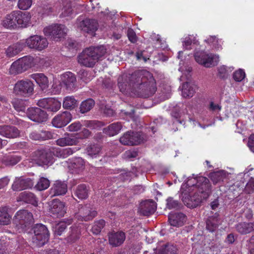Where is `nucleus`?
I'll use <instances>...</instances> for the list:
<instances>
[{
    "label": "nucleus",
    "mask_w": 254,
    "mask_h": 254,
    "mask_svg": "<svg viewBox=\"0 0 254 254\" xmlns=\"http://www.w3.org/2000/svg\"><path fill=\"white\" fill-rule=\"evenodd\" d=\"M33 157V159L40 166L48 165L53 163L51 153L45 150L35 152Z\"/></svg>",
    "instance_id": "dca6fc26"
},
{
    "label": "nucleus",
    "mask_w": 254,
    "mask_h": 254,
    "mask_svg": "<svg viewBox=\"0 0 254 254\" xmlns=\"http://www.w3.org/2000/svg\"><path fill=\"white\" fill-rule=\"evenodd\" d=\"M16 11H13L7 14L1 22L2 25L7 29H15L17 28Z\"/></svg>",
    "instance_id": "a878e982"
},
{
    "label": "nucleus",
    "mask_w": 254,
    "mask_h": 254,
    "mask_svg": "<svg viewBox=\"0 0 254 254\" xmlns=\"http://www.w3.org/2000/svg\"><path fill=\"white\" fill-rule=\"evenodd\" d=\"M50 186V181L47 178H41L36 185L35 186L37 190H43L47 189Z\"/></svg>",
    "instance_id": "603ef678"
},
{
    "label": "nucleus",
    "mask_w": 254,
    "mask_h": 254,
    "mask_svg": "<svg viewBox=\"0 0 254 254\" xmlns=\"http://www.w3.org/2000/svg\"><path fill=\"white\" fill-rule=\"evenodd\" d=\"M105 225V221L101 219L99 221H95L92 227L91 231L95 235L99 234L101 230L104 228Z\"/></svg>",
    "instance_id": "3c124183"
},
{
    "label": "nucleus",
    "mask_w": 254,
    "mask_h": 254,
    "mask_svg": "<svg viewBox=\"0 0 254 254\" xmlns=\"http://www.w3.org/2000/svg\"><path fill=\"white\" fill-rule=\"evenodd\" d=\"M66 32V27L62 24H52L43 29L44 35L55 41H58L64 37Z\"/></svg>",
    "instance_id": "0eeeda50"
},
{
    "label": "nucleus",
    "mask_w": 254,
    "mask_h": 254,
    "mask_svg": "<svg viewBox=\"0 0 254 254\" xmlns=\"http://www.w3.org/2000/svg\"><path fill=\"white\" fill-rule=\"evenodd\" d=\"M0 135L8 138H14L19 136L20 131L13 126H0Z\"/></svg>",
    "instance_id": "393cba45"
},
{
    "label": "nucleus",
    "mask_w": 254,
    "mask_h": 254,
    "mask_svg": "<svg viewBox=\"0 0 254 254\" xmlns=\"http://www.w3.org/2000/svg\"><path fill=\"white\" fill-rule=\"evenodd\" d=\"M33 221L32 214L26 210H20L17 212L14 219L13 222L19 230L22 231L25 230Z\"/></svg>",
    "instance_id": "6e6552de"
},
{
    "label": "nucleus",
    "mask_w": 254,
    "mask_h": 254,
    "mask_svg": "<svg viewBox=\"0 0 254 254\" xmlns=\"http://www.w3.org/2000/svg\"><path fill=\"white\" fill-rule=\"evenodd\" d=\"M109 244L113 247H118L125 242L126 236L125 232L120 231L112 232L108 234Z\"/></svg>",
    "instance_id": "aec40b11"
},
{
    "label": "nucleus",
    "mask_w": 254,
    "mask_h": 254,
    "mask_svg": "<svg viewBox=\"0 0 254 254\" xmlns=\"http://www.w3.org/2000/svg\"><path fill=\"white\" fill-rule=\"evenodd\" d=\"M63 107L66 109H72L77 106V101L72 96H67L64 98Z\"/></svg>",
    "instance_id": "de8ad7c7"
},
{
    "label": "nucleus",
    "mask_w": 254,
    "mask_h": 254,
    "mask_svg": "<svg viewBox=\"0 0 254 254\" xmlns=\"http://www.w3.org/2000/svg\"><path fill=\"white\" fill-rule=\"evenodd\" d=\"M50 212L53 217H63L66 213L64 203L58 199L53 200L50 205Z\"/></svg>",
    "instance_id": "412c9836"
},
{
    "label": "nucleus",
    "mask_w": 254,
    "mask_h": 254,
    "mask_svg": "<svg viewBox=\"0 0 254 254\" xmlns=\"http://www.w3.org/2000/svg\"><path fill=\"white\" fill-rule=\"evenodd\" d=\"M70 222L67 224L64 221H61L59 223L57 224L54 227L55 233L59 236L61 235L62 233L64 231L67 226L70 224Z\"/></svg>",
    "instance_id": "864d4df0"
},
{
    "label": "nucleus",
    "mask_w": 254,
    "mask_h": 254,
    "mask_svg": "<svg viewBox=\"0 0 254 254\" xmlns=\"http://www.w3.org/2000/svg\"><path fill=\"white\" fill-rule=\"evenodd\" d=\"M133 79L135 80L132 83L135 94L147 98L156 91L155 80L149 72L145 70L135 71L132 74L131 80Z\"/></svg>",
    "instance_id": "f03ea898"
},
{
    "label": "nucleus",
    "mask_w": 254,
    "mask_h": 254,
    "mask_svg": "<svg viewBox=\"0 0 254 254\" xmlns=\"http://www.w3.org/2000/svg\"><path fill=\"white\" fill-rule=\"evenodd\" d=\"M37 105L48 111L56 112L60 110L61 103L57 99L54 98H46L38 100Z\"/></svg>",
    "instance_id": "4468645a"
},
{
    "label": "nucleus",
    "mask_w": 254,
    "mask_h": 254,
    "mask_svg": "<svg viewBox=\"0 0 254 254\" xmlns=\"http://www.w3.org/2000/svg\"><path fill=\"white\" fill-rule=\"evenodd\" d=\"M74 193L79 199H85L88 196V190L85 184H80L74 190Z\"/></svg>",
    "instance_id": "ea45409f"
},
{
    "label": "nucleus",
    "mask_w": 254,
    "mask_h": 254,
    "mask_svg": "<svg viewBox=\"0 0 254 254\" xmlns=\"http://www.w3.org/2000/svg\"><path fill=\"white\" fill-rule=\"evenodd\" d=\"M32 0H18V7L22 10H27L32 5Z\"/></svg>",
    "instance_id": "4d7b16f0"
},
{
    "label": "nucleus",
    "mask_w": 254,
    "mask_h": 254,
    "mask_svg": "<svg viewBox=\"0 0 254 254\" xmlns=\"http://www.w3.org/2000/svg\"><path fill=\"white\" fill-rule=\"evenodd\" d=\"M23 43H17L7 48L6 50V56L8 57H12L18 54L24 48Z\"/></svg>",
    "instance_id": "58836bf2"
},
{
    "label": "nucleus",
    "mask_w": 254,
    "mask_h": 254,
    "mask_svg": "<svg viewBox=\"0 0 254 254\" xmlns=\"http://www.w3.org/2000/svg\"><path fill=\"white\" fill-rule=\"evenodd\" d=\"M156 208V203L152 200H147L141 202L139 211L142 215L149 216L155 212Z\"/></svg>",
    "instance_id": "5701e85b"
},
{
    "label": "nucleus",
    "mask_w": 254,
    "mask_h": 254,
    "mask_svg": "<svg viewBox=\"0 0 254 254\" xmlns=\"http://www.w3.org/2000/svg\"><path fill=\"white\" fill-rule=\"evenodd\" d=\"M168 220L171 225L179 227L182 226L186 220L185 215L182 213H170Z\"/></svg>",
    "instance_id": "cd10ccee"
},
{
    "label": "nucleus",
    "mask_w": 254,
    "mask_h": 254,
    "mask_svg": "<svg viewBox=\"0 0 254 254\" xmlns=\"http://www.w3.org/2000/svg\"><path fill=\"white\" fill-rule=\"evenodd\" d=\"M79 150L77 147L67 148L62 149L60 148H55L53 149L52 153L53 155L59 158H65L73 154Z\"/></svg>",
    "instance_id": "7c9ffc66"
},
{
    "label": "nucleus",
    "mask_w": 254,
    "mask_h": 254,
    "mask_svg": "<svg viewBox=\"0 0 254 254\" xmlns=\"http://www.w3.org/2000/svg\"><path fill=\"white\" fill-rule=\"evenodd\" d=\"M182 42L184 48L186 50H190L191 48V44L192 43L196 44L197 43V41H196L195 37L192 35H189L184 39Z\"/></svg>",
    "instance_id": "8fccbe9b"
},
{
    "label": "nucleus",
    "mask_w": 254,
    "mask_h": 254,
    "mask_svg": "<svg viewBox=\"0 0 254 254\" xmlns=\"http://www.w3.org/2000/svg\"><path fill=\"white\" fill-rule=\"evenodd\" d=\"M31 77L36 81L42 90L48 87L49 81L48 78L43 73L32 74L31 75Z\"/></svg>",
    "instance_id": "2f4dec72"
},
{
    "label": "nucleus",
    "mask_w": 254,
    "mask_h": 254,
    "mask_svg": "<svg viewBox=\"0 0 254 254\" xmlns=\"http://www.w3.org/2000/svg\"><path fill=\"white\" fill-rule=\"evenodd\" d=\"M82 125L79 122H75L67 127L68 131L70 132L77 131L80 129Z\"/></svg>",
    "instance_id": "e2e57ef3"
},
{
    "label": "nucleus",
    "mask_w": 254,
    "mask_h": 254,
    "mask_svg": "<svg viewBox=\"0 0 254 254\" xmlns=\"http://www.w3.org/2000/svg\"><path fill=\"white\" fill-rule=\"evenodd\" d=\"M137 156V152L134 150L126 151L124 154V157L127 159L135 158Z\"/></svg>",
    "instance_id": "69168bd1"
},
{
    "label": "nucleus",
    "mask_w": 254,
    "mask_h": 254,
    "mask_svg": "<svg viewBox=\"0 0 254 254\" xmlns=\"http://www.w3.org/2000/svg\"><path fill=\"white\" fill-rule=\"evenodd\" d=\"M237 231L242 234L250 233L254 231V223H239L236 225Z\"/></svg>",
    "instance_id": "4c0bfd02"
},
{
    "label": "nucleus",
    "mask_w": 254,
    "mask_h": 254,
    "mask_svg": "<svg viewBox=\"0 0 254 254\" xmlns=\"http://www.w3.org/2000/svg\"><path fill=\"white\" fill-rule=\"evenodd\" d=\"M67 191V185L64 182L57 181L55 182L50 189L51 196L64 194Z\"/></svg>",
    "instance_id": "bb28decb"
},
{
    "label": "nucleus",
    "mask_w": 254,
    "mask_h": 254,
    "mask_svg": "<svg viewBox=\"0 0 254 254\" xmlns=\"http://www.w3.org/2000/svg\"><path fill=\"white\" fill-rule=\"evenodd\" d=\"M77 28L84 32L92 34L97 29V22L93 19H85L80 20L78 19L77 21Z\"/></svg>",
    "instance_id": "2eb2a0df"
},
{
    "label": "nucleus",
    "mask_w": 254,
    "mask_h": 254,
    "mask_svg": "<svg viewBox=\"0 0 254 254\" xmlns=\"http://www.w3.org/2000/svg\"><path fill=\"white\" fill-rule=\"evenodd\" d=\"M233 69L234 68L231 67H228L225 65L221 66L218 69V75L221 78H224L227 76L228 74L233 70Z\"/></svg>",
    "instance_id": "6e6d98bb"
},
{
    "label": "nucleus",
    "mask_w": 254,
    "mask_h": 254,
    "mask_svg": "<svg viewBox=\"0 0 254 254\" xmlns=\"http://www.w3.org/2000/svg\"><path fill=\"white\" fill-rule=\"evenodd\" d=\"M245 71L241 69L236 71L233 74L234 79L238 82L241 81L245 77Z\"/></svg>",
    "instance_id": "052dcab7"
},
{
    "label": "nucleus",
    "mask_w": 254,
    "mask_h": 254,
    "mask_svg": "<svg viewBox=\"0 0 254 254\" xmlns=\"http://www.w3.org/2000/svg\"><path fill=\"white\" fill-rule=\"evenodd\" d=\"M29 137L33 140H45L52 138L53 134L50 131L35 130L30 133Z\"/></svg>",
    "instance_id": "c756f323"
},
{
    "label": "nucleus",
    "mask_w": 254,
    "mask_h": 254,
    "mask_svg": "<svg viewBox=\"0 0 254 254\" xmlns=\"http://www.w3.org/2000/svg\"><path fill=\"white\" fill-rule=\"evenodd\" d=\"M131 75L124 73L120 75L118 79V86L120 91L124 94H129L130 92L134 93V88L132 86V83L135 81V79L131 80Z\"/></svg>",
    "instance_id": "f8f14e48"
},
{
    "label": "nucleus",
    "mask_w": 254,
    "mask_h": 254,
    "mask_svg": "<svg viewBox=\"0 0 254 254\" xmlns=\"http://www.w3.org/2000/svg\"><path fill=\"white\" fill-rule=\"evenodd\" d=\"M61 83L64 84L67 90H72L75 88L76 77L71 72H66L61 76Z\"/></svg>",
    "instance_id": "4be33fe9"
},
{
    "label": "nucleus",
    "mask_w": 254,
    "mask_h": 254,
    "mask_svg": "<svg viewBox=\"0 0 254 254\" xmlns=\"http://www.w3.org/2000/svg\"><path fill=\"white\" fill-rule=\"evenodd\" d=\"M146 139L145 136L140 132L127 131L120 137V142L125 145H137Z\"/></svg>",
    "instance_id": "1a4fd4ad"
},
{
    "label": "nucleus",
    "mask_w": 254,
    "mask_h": 254,
    "mask_svg": "<svg viewBox=\"0 0 254 254\" xmlns=\"http://www.w3.org/2000/svg\"><path fill=\"white\" fill-rule=\"evenodd\" d=\"M77 138L71 134L67 133L65 134L64 137L58 139L56 142L57 145L62 147L76 145L78 142Z\"/></svg>",
    "instance_id": "c85d7f7f"
},
{
    "label": "nucleus",
    "mask_w": 254,
    "mask_h": 254,
    "mask_svg": "<svg viewBox=\"0 0 254 254\" xmlns=\"http://www.w3.org/2000/svg\"><path fill=\"white\" fill-rule=\"evenodd\" d=\"M196 86L194 84L186 82L182 85V96L185 98H190L194 95Z\"/></svg>",
    "instance_id": "f704fd0d"
},
{
    "label": "nucleus",
    "mask_w": 254,
    "mask_h": 254,
    "mask_svg": "<svg viewBox=\"0 0 254 254\" xmlns=\"http://www.w3.org/2000/svg\"><path fill=\"white\" fill-rule=\"evenodd\" d=\"M127 37L128 38L129 40L131 43H135L137 41V37L135 32L131 29H128L127 30Z\"/></svg>",
    "instance_id": "338daca9"
},
{
    "label": "nucleus",
    "mask_w": 254,
    "mask_h": 254,
    "mask_svg": "<svg viewBox=\"0 0 254 254\" xmlns=\"http://www.w3.org/2000/svg\"><path fill=\"white\" fill-rule=\"evenodd\" d=\"M33 186V183L31 179L20 177L15 178L11 188L14 191H20L31 188Z\"/></svg>",
    "instance_id": "6ab92c4d"
},
{
    "label": "nucleus",
    "mask_w": 254,
    "mask_h": 254,
    "mask_svg": "<svg viewBox=\"0 0 254 254\" xmlns=\"http://www.w3.org/2000/svg\"><path fill=\"white\" fill-rule=\"evenodd\" d=\"M106 53V50L103 46L90 47L86 49L79 55L78 62L84 66L92 67Z\"/></svg>",
    "instance_id": "7ed1b4c3"
},
{
    "label": "nucleus",
    "mask_w": 254,
    "mask_h": 254,
    "mask_svg": "<svg viewBox=\"0 0 254 254\" xmlns=\"http://www.w3.org/2000/svg\"><path fill=\"white\" fill-rule=\"evenodd\" d=\"M86 153L90 157L96 158L101 152V148L98 144H91L88 145L86 149Z\"/></svg>",
    "instance_id": "37998d69"
},
{
    "label": "nucleus",
    "mask_w": 254,
    "mask_h": 254,
    "mask_svg": "<svg viewBox=\"0 0 254 254\" xmlns=\"http://www.w3.org/2000/svg\"><path fill=\"white\" fill-rule=\"evenodd\" d=\"M220 224V220L218 214L215 213L214 215L209 217L206 221V228L210 232H214Z\"/></svg>",
    "instance_id": "c9c22d12"
},
{
    "label": "nucleus",
    "mask_w": 254,
    "mask_h": 254,
    "mask_svg": "<svg viewBox=\"0 0 254 254\" xmlns=\"http://www.w3.org/2000/svg\"><path fill=\"white\" fill-rule=\"evenodd\" d=\"M34 236L32 242L37 247L44 246L49 240V233L47 228L42 224H37L33 228Z\"/></svg>",
    "instance_id": "39448f33"
},
{
    "label": "nucleus",
    "mask_w": 254,
    "mask_h": 254,
    "mask_svg": "<svg viewBox=\"0 0 254 254\" xmlns=\"http://www.w3.org/2000/svg\"><path fill=\"white\" fill-rule=\"evenodd\" d=\"M248 145L251 150L254 152V133L250 136Z\"/></svg>",
    "instance_id": "774afa93"
},
{
    "label": "nucleus",
    "mask_w": 254,
    "mask_h": 254,
    "mask_svg": "<svg viewBox=\"0 0 254 254\" xmlns=\"http://www.w3.org/2000/svg\"><path fill=\"white\" fill-rule=\"evenodd\" d=\"M19 199L26 203H30L34 206H37L38 199L36 196L32 192L24 191L20 193Z\"/></svg>",
    "instance_id": "e433bc0d"
},
{
    "label": "nucleus",
    "mask_w": 254,
    "mask_h": 254,
    "mask_svg": "<svg viewBox=\"0 0 254 254\" xmlns=\"http://www.w3.org/2000/svg\"><path fill=\"white\" fill-rule=\"evenodd\" d=\"M95 105V102L92 99H88L83 101L80 106V112L85 113L90 111Z\"/></svg>",
    "instance_id": "49530a36"
},
{
    "label": "nucleus",
    "mask_w": 254,
    "mask_h": 254,
    "mask_svg": "<svg viewBox=\"0 0 254 254\" xmlns=\"http://www.w3.org/2000/svg\"><path fill=\"white\" fill-rule=\"evenodd\" d=\"M194 58L197 63L206 67L216 65L219 60V57L218 55H209L203 52L195 53Z\"/></svg>",
    "instance_id": "9b49d317"
},
{
    "label": "nucleus",
    "mask_w": 254,
    "mask_h": 254,
    "mask_svg": "<svg viewBox=\"0 0 254 254\" xmlns=\"http://www.w3.org/2000/svg\"><path fill=\"white\" fill-rule=\"evenodd\" d=\"M71 166L75 171L79 173L84 169L85 161L81 157L74 158L72 160Z\"/></svg>",
    "instance_id": "79ce46f5"
},
{
    "label": "nucleus",
    "mask_w": 254,
    "mask_h": 254,
    "mask_svg": "<svg viewBox=\"0 0 254 254\" xmlns=\"http://www.w3.org/2000/svg\"><path fill=\"white\" fill-rule=\"evenodd\" d=\"M26 114L29 119L38 123L45 122L48 119L46 112L37 107L28 108Z\"/></svg>",
    "instance_id": "ddd939ff"
},
{
    "label": "nucleus",
    "mask_w": 254,
    "mask_h": 254,
    "mask_svg": "<svg viewBox=\"0 0 254 254\" xmlns=\"http://www.w3.org/2000/svg\"><path fill=\"white\" fill-rule=\"evenodd\" d=\"M210 187L208 179L205 177H189L181 188L183 202L188 207H196L208 197Z\"/></svg>",
    "instance_id": "f257e3e1"
},
{
    "label": "nucleus",
    "mask_w": 254,
    "mask_h": 254,
    "mask_svg": "<svg viewBox=\"0 0 254 254\" xmlns=\"http://www.w3.org/2000/svg\"><path fill=\"white\" fill-rule=\"evenodd\" d=\"M226 177V172L223 170L212 173L210 174L209 177L214 184L223 181Z\"/></svg>",
    "instance_id": "a18cd8bd"
},
{
    "label": "nucleus",
    "mask_w": 254,
    "mask_h": 254,
    "mask_svg": "<svg viewBox=\"0 0 254 254\" xmlns=\"http://www.w3.org/2000/svg\"><path fill=\"white\" fill-rule=\"evenodd\" d=\"M10 220L11 216L8 213V208L6 206L0 207V224L8 225Z\"/></svg>",
    "instance_id": "a19ab883"
},
{
    "label": "nucleus",
    "mask_w": 254,
    "mask_h": 254,
    "mask_svg": "<svg viewBox=\"0 0 254 254\" xmlns=\"http://www.w3.org/2000/svg\"><path fill=\"white\" fill-rule=\"evenodd\" d=\"M177 250L176 246L167 245L161 250L160 254H177Z\"/></svg>",
    "instance_id": "5fc2aeb1"
},
{
    "label": "nucleus",
    "mask_w": 254,
    "mask_h": 254,
    "mask_svg": "<svg viewBox=\"0 0 254 254\" xmlns=\"http://www.w3.org/2000/svg\"><path fill=\"white\" fill-rule=\"evenodd\" d=\"M72 13V9L71 4L69 2L66 1L65 5H64L62 9V12L61 15L62 17H66L70 16Z\"/></svg>",
    "instance_id": "13d9d810"
},
{
    "label": "nucleus",
    "mask_w": 254,
    "mask_h": 254,
    "mask_svg": "<svg viewBox=\"0 0 254 254\" xmlns=\"http://www.w3.org/2000/svg\"><path fill=\"white\" fill-rule=\"evenodd\" d=\"M205 41L215 49L217 50L221 49V45L223 42L216 36H209V38L205 40Z\"/></svg>",
    "instance_id": "09e8293b"
},
{
    "label": "nucleus",
    "mask_w": 254,
    "mask_h": 254,
    "mask_svg": "<svg viewBox=\"0 0 254 254\" xmlns=\"http://www.w3.org/2000/svg\"><path fill=\"white\" fill-rule=\"evenodd\" d=\"M12 104L17 112L23 114V115L19 114L20 116H25L26 105L24 101L21 99H15L13 100Z\"/></svg>",
    "instance_id": "c03bdc74"
},
{
    "label": "nucleus",
    "mask_w": 254,
    "mask_h": 254,
    "mask_svg": "<svg viewBox=\"0 0 254 254\" xmlns=\"http://www.w3.org/2000/svg\"><path fill=\"white\" fill-rule=\"evenodd\" d=\"M96 215L97 212L95 210L92 209L87 205H85L79 208L75 217L78 220L87 221L92 220Z\"/></svg>",
    "instance_id": "f3484780"
},
{
    "label": "nucleus",
    "mask_w": 254,
    "mask_h": 254,
    "mask_svg": "<svg viewBox=\"0 0 254 254\" xmlns=\"http://www.w3.org/2000/svg\"><path fill=\"white\" fill-rule=\"evenodd\" d=\"M123 127L121 122L114 123L107 127L104 128V132L110 136H114L118 134Z\"/></svg>",
    "instance_id": "72a5a7b5"
},
{
    "label": "nucleus",
    "mask_w": 254,
    "mask_h": 254,
    "mask_svg": "<svg viewBox=\"0 0 254 254\" xmlns=\"http://www.w3.org/2000/svg\"><path fill=\"white\" fill-rule=\"evenodd\" d=\"M245 191L248 194H250L254 191V179L251 178L249 182L247 183L245 188Z\"/></svg>",
    "instance_id": "680f3d73"
},
{
    "label": "nucleus",
    "mask_w": 254,
    "mask_h": 254,
    "mask_svg": "<svg viewBox=\"0 0 254 254\" xmlns=\"http://www.w3.org/2000/svg\"><path fill=\"white\" fill-rule=\"evenodd\" d=\"M39 59L30 56L20 58L12 64L8 70L9 73L13 75L21 73L34 66Z\"/></svg>",
    "instance_id": "20e7f679"
},
{
    "label": "nucleus",
    "mask_w": 254,
    "mask_h": 254,
    "mask_svg": "<svg viewBox=\"0 0 254 254\" xmlns=\"http://www.w3.org/2000/svg\"><path fill=\"white\" fill-rule=\"evenodd\" d=\"M80 233V231L78 228H76L74 229L72 228L71 233L68 238V241H69L71 242H74V241L79 238Z\"/></svg>",
    "instance_id": "0e129e2a"
},
{
    "label": "nucleus",
    "mask_w": 254,
    "mask_h": 254,
    "mask_svg": "<svg viewBox=\"0 0 254 254\" xmlns=\"http://www.w3.org/2000/svg\"><path fill=\"white\" fill-rule=\"evenodd\" d=\"M166 207L169 209H177L179 207V202L172 197L167 199Z\"/></svg>",
    "instance_id": "bf43d9fd"
},
{
    "label": "nucleus",
    "mask_w": 254,
    "mask_h": 254,
    "mask_svg": "<svg viewBox=\"0 0 254 254\" xmlns=\"http://www.w3.org/2000/svg\"><path fill=\"white\" fill-rule=\"evenodd\" d=\"M34 91V84L29 80L18 81L14 85L13 92L16 95L27 97L31 95Z\"/></svg>",
    "instance_id": "9d476101"
},
{
    "label": "nucleus",
    "mask_w": 254,
    "mask_h": 254,
    "mask_svg": "<svg viewBox=\"0 0 254 254\" xmlns=\"http://www.w3.org/2000/svg\"><path fill=\"white\" fill-rule=\"evenodd\" d=\"M72 120L71 114L67 111L58 114L52 120L53 126L57 128L65 127Z\"/></svg>",
    "instance_id": "a211bd4d"
},
{
    "label": "nucleus",
    "mask_w": 254,
    "mask_h": 254,
    "mask_svg": "<svg viewBox=\"0 0 254 254\" xmlns=\"http://www.w3.org/2000/svg\"><path fill=\"white\" fill-rule=\"evenodd\" d=\"M21 160V157L18 155H6L0 159L1 163L6 166H12L16 165Z\"/></svg>",
    "instance_id": "473e14b6"
},
{
    "label": "nucleus",
    "mask_w": 254,
    "mask_h": 254,
    "mask_svg": "<svg viewBox=\"0 0 254 254\" xmlns=\"http://www.w3.org/2000/svg\"><path fill=\"white\" fill-rule=\"evenodd\" d=\"M18 28H25L31 24V16L29 12L16 10Z\"/></svg>",
    "instance_id": "b1692460"
},
{
    "label": "nucleus",
    "mask_w": 254,
    "mask_h": 254,
    "mask_svg": "<svg viewBox=\"0 0 254 254\" xmlns=\"http://www.w3.org/2000/svg\"><path fill=\"white\" fill-rule=\"evenodd\" d=\"M23 44L29 49L41 51L48 47L49 43L46 38L38 35H33L26 39Z\"/></svg>",
    "instance_id": "423d86ee"
}]
</instances>
